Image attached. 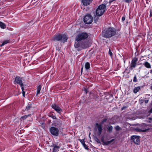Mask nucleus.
Instances as JSON below:
<instances>
[{
  "mask_svg": "<svg viewBox=\"0 0 152 152\" xmlns=\"http://www.w3.org/2000/svg\"><path fill=\"white\" fill-rule=\"evenodd\" d=\"M89 35L86 32L79 33L76 36L74 45L75 48L78 51L85 49L88 47L87 42L84 40L87 39Z\"/></svg>",
  "mask_w": 152,
  "mask_h": 152,
  "instance_id": "obj_1",
  "label": "nucleus"
},
{
  "mask_svg": "<svg viewBox=\"0 0 152 152\" xmlns=\"http://www.w3.org/2000/svg\"><path fill=\"white\" fill-rule=\"evenodd\" d=\"M116 34V29L113 27L106 28L102 32L103 36L106 38L111 37L115 36Z\"/></svg>",
  "mask_w": 152,
  "mask_h": 152,
  "instance_id": "obj_2",
  "label": "nucleus"
},
{
  "mask_svg": "<svg viewBox=\"0 0 152 152\" xmlns=\"http://www.w3.org/2000/svg\"><path fill=\"white\" fill-rule=\"evenodd\" d=\"M67 39V37L66 35L59 34L55 35L53 38V40L54 41H60L63 42H66Z\"/></svg>",
  "mask_w": 152,
  "mask_h": 152,
  "instance_id": "obj_3",
  "label": "nucleus"
},
{
  "mask_svg": "<svg viewBox=\"0 0 152 152\" xmlns=\"http://www.w3.org/2000/svg\"><path fill=\"white\" fill-rule=\"evenodd\" d=\"M106 7L104 4H102L98 6L96 11V15L100 16L103 15L106 10Z\"/></svg>",
  "mask_w": 152,
  "mask_h": 152,
  "instance_id": "obj_4",
  "label": "nucleus"
},
{
  "mask_svg": "<svg viewBox=\"0 0 152 152\" xmlns=\"http://www.w3.org/2000/svg\"><path fill=\"white\" fill-rule=\"evenodd\" d=\"M50 131L51 134L54 136H57L59 135V130L56 127H51L50 128Z\"/></svg>",
  "mask_w": 152,
  "mask_h": 152,
  "instance_id": "obj_5",
  "label": "nucleus"
},
{
  "mask_svg": "<svg viewBox=\"0 0 152 152\" xmlns=\"http://www.w3.org/2000/svg\"><path fill=\"white\" fill-rule=\"evenodd\" d=\"M93 18L90 15H85L83 18L84 23L87 24L91 23L92 22Z\"/></svg>",
  "mask_w": 152,
  "mask_h": 152,
  "instance_id": "obj_6",
  "label": "nucleus"
},
{
  "mask_svg": "<svg viewBox=\"0 0 152 152\" xmlns=\"http://www.w3.org/2000/svg\"><path fill=\"white\" fill-rule=\"evenodd\" d=\"M51 107L55 110L57 113L60 114L62 112V110L58 105L56 104H53L51 105Z\"/></svg>",
  "mask_w": 152,
  "mask_h": 152,
  "instance_id": "obj_7",
  "label": "nucleus"
},
{
  "mask_svg": "<svg viewBox=\"0 0 152 152\" xmlns=\"http://www.w3.org/2000/svg\"><path fill=\"white\" fill-rule=\"evenodd\" d=\"M137 61V59L136 58H134L132 59L131 63L129 65V69L130 70H132L136 67Z\"/></svg>",
  "mask_w": 152,
  "mask_h": 152,
  "instance_id": "obj_8",
  "label": "nucleus"
},
{
  "mask_svg": "<svg viewBox=\"0 0 152 152\" xmlns=\"http://www.w3.org/2000/svg\"><path fill=\"white\" fill-rule=\"evenodd\" d=\"M15 84H18L20 85L21 89H23V85L21 79L19 77H16L15 80Z\"/></svg>",
  "mask_w": 152,
  "mask_h": 152,
  "instance_id": "obj_9",
  "label": "nucleus"
},
{
  "mask_svg": "<svg viewBox=\"0 0 152 152\" xmlns=\"http://www.w3.org/2000/svg\"><path fill=\"white\" fill-rule=\"evenodd\" d=\"M131 140H132L137 145L140 144V137L136 135H133L131 137Z\"/></svg>",
  "mask_w": 152,
  "mask_h": 152,
  "instance_id": "obj_10",
  "label": "nucleus"
},
{
  "mask_svg": "<svg viewBox=\"0 0 152 152\" xmlns=\"http://www.w3.org/2000/svg\"><path fill=\"white\" fill-rule=\"evenodd\" d=\"M95 125L97 127L98 131V135H101L102 130V124H99L98 123H96Z\"/></svg>",
  "mask_w": 152,
  "mask_h": 152,
  "instance_id": "obj_11",
  "label": "nucleus"
},
{
  "mask_svg": "<svg viewBox=\"0 0 152 152\" xmlns=\"http://www.w3.org/2000/svg\"><path fill=\"white\" fill-rule=\"evenodd\" d=\"M142 126L144 128L143 129H139V131L142 132H145L149 129V126L145 124H142Z\"/></svg>",
  "mask_w": 152,
  "mask_h": 152,
  "instance_id": "obj_12",
  "label": "nucleus"
},
{
  "mask_svg": "<svg viewBox=\"0 0 152 152\" xmlns=\"http://www.w3.org/2000/svg\"><path fill=\"white\" fill-rule=\"evenodd\" d=\"M114 140L115 139H113L110 141H104L103 139H102L101 140L102 142L103 143L104 145H107L110 144L112 142H113Z\"/></svg>",
  "mask_w": 152,
  "mask_h": 152,
  "instance_id": "obj_13",
  "label": "nucleus"
},
{
  "mask_svg": "<svg viewBox=\"0 0 152 152\" xmlns=\"http://www.w3.org/2000/svg\"><path fill=\"white\" fill-rule=\"evenodd\" d=\"M92 0H81V2L84 5H89L91 2Z\"/></svg>",
  "mask_w": 152,
  "mask_h": 152,
  "instance_id": "obj_14",
  "label": "nucleus"
},
{
  "mask_svg": "<svg viewBox=\"0 0 152 152\" xmlns=\"http://www.w3.org/2000/svg\"><path fill=\"white\" fill-rule=\"evenodd\" d=\"M143 65L147 68L151 69V64L148 61H145L144 63H143Z\"/></svg>",
  "mask_w": 152,
  "mask_h": 152,
  "instance_id": "obj_15",
  "label": "nucleus"
},
{
  "mask_svg": "<svg viewBox=\"0 0 152 152\" xmlns=\"http://www.w3.org/2000/svg\"><path fill=\"white\" fill-rule=\"evenodd\" d=\"M41 88L42 86L41 85H39L37 86L36 96H37L39 94Z\"/></svg>",
  "mask_w": 152,
  "mask_h": 152,
  "instance_id": "obj_16",
  "label": "nucleus"
},
{
  "mask_svg": "<svg viewBox=\"0 0 152 152\" xmlns=\"http://www.w3.org/2000/svg\"><path fill=\"white\" fill-rule=\"evenodd\" d=\"M32 103L28 104L26 107V110L28 111L29 110H31L33 108Z\"/></svg>",
  "mask_w": 152,
  "mask_h": 152,
  "instance_id": "obj_17",
  "label": "nucleus"
},
{
  "mask_svg": "<svg viewBox=\"0 0 152 152\" xmlns=\"http://www.w3.org/2000/svg\"><path fill=\"white\" fill-rule=\"evenodd\" d=\"M90 65L89 63L87 62L86 63L85 65V68L86 70L88 71L90 68Z\"/></svg>",
  "mask_w": 152,
  "mask_h": 152,
  "instance_id": "obj_18",
  "label": "nucleus"
},
{
  "mask_svg": "<svg viewBox=\"0 0 152 152\" xmlns=\"http://www.w3.org/2000/svg\"><path fill=\"white\" fill-rule=\"evenodd\" d=\"M60 147L58 146V145H55L54 146L53 148V152H56L58 151V149Z\"/></svg>",
  "mask_w": 152,
  "mask_h": 152,
  "instance_id": "obj_19",
  "label": "nucleus"
},
{
  "mask_svg": "<svg viewBox=\"0 0 152 152\" xmlns=\"http://www.w3.org/2000/svg\"><path fill=\"white\" fill-rule=\"evenodd\" d=\"M140 89V88L139 86L135 87L134 89V92L135 94L137 93L139 91Z\"/></svg>",
  "mask_w": 152,
  "mask_h": 152,
  "instance_id": "obj_20",
  "label": "nucleus"
},
{
  "mask_svg": "<svg viewBox=\"0 0 152 152\" xmlns=\"http://www.w3.org/2000/svg\"><path fill=\"white\" fill-rule=\"evenodd\" d=\"M9 42V40L8 39H7L4 41H3L2 44L0 45V47H2L4 46V45L8 43Z\"/></svg>",
  "mask_w": 152,
  "mask_h": 152,
  "instance_id": "obj_21",
  "label": "nucleus"
},
{
  "mask_svg": "<svg viewBox=\"0 0 152 152\" xmlns=\"http://www.w3.org/2000/svg\"><path fill=\"white\" fill-rule=\"evenodd\" d=\"M6 25L3 23L0 22V27L3 29H4L6 28Z\"/></svg>",
  "mask_w": 152,
  "mask_h": 152,
  "instance_id": "obj_22",
  "label": "nucleus"
},
{
  "mask_svg": "<svg viewBox=\"0 0 152 152\" xmlns=\"http://www.w3.org/2000/svg\"><path fill=\"white\" fill-rule=\"evenodd\" d=\"M107 129H108V132L110 133H111L113 129V126H109L107 128Z\"/></svg>",
  "mask_w": 152,
  "mask_h": 152,
  "instance_id": "obj_23",
  "label": "nucleus"
},
{
  "mask_svg": "<svg viewBox=\"0 0 152 152\" xmlns=\"http://www.w3.org/2000/svg\"><path fill=\"white\" fill-rule=\"evenodd\" d=\"M30 114L25 115H24L21 117V118L23 120H24L26 119V118H27L28 116H29Z\"/></svg>",
  "mask_w": 152,
  "mask_h": 152,
  "instance_id": "obj_24",
  "label": "nucleus"
},
{
  "mask_svg": "<svg viewBox=\"0 0 152 152\" xmlns=\"http://www.w3.org/2000/svg\"><path fill=\"white\" fill-rule=\"evenodd\" d=\"M79 140L83 145L85 144V141L84 139L81 140L80 139Z\"/></svg>",
  "mask_w": 152,
  "mask_h": 152,
  "instance_id": "obj_25",
  "label": "nucleus"
},
{
  "mask_svg": "<svg viewBox=\"0 0 152 152\" xmlns=\"http://www.w3.org/2000/svg\"><path fill=\"white\" fill-rule=\"evenodd\" d=\"M49 116L50 117L52 118L53 119H56V118L55 115L52 114V115H50Z\"/></svg>",
  "mask_w": 152,
  "mask_h": 152,
  "instance_id": "obj_26",
  "label": "nucleus"
},
{
  "mask_svg": "<svg viewBox=\"0 0 152 152\" xmlns=\"http://www.w3.org/2000/svg\"><path fill=\"white\" fill-rule=\"evenodd\" d=\"M137 81L136 76V75L134 76V77L133 79V81L134 82H136Z\"/></svg>",
  "mask_w": 152,
  "mask_h": 152,
  "instance_id": "obj_27",
  "label": "nucleus"
},
{
  "mask_svg": "<svg viewBox=\"0 0 152 152\" xmlns=\"http://www.w3.org/2000/svg\"><path fill=\"white\" fill-rule=\"evenodd\" d=\"M57 122H58V123H57V124L58 125H61L62 124V121L60 119L58 120L57 121Z\"/></svg>",
  "mask_w": 152,
  "mask_h": 152,
  "instance_id": "obj_28",
  "label": "nucleus"
},
{
  "mask_svg": "<svg viewBox=\"0 0 152 152\" xmlns=\"http://www.w3.org/2000/svg\"><path fill=\"white\" fill-rule=\"evenodd\" d=\"M107 121V119L106 118H105L101 122V124H102H102L104 122H106Z\"/></svg>",
  "mask_w": 152,
  "mask_h": 152,
  "instance_id": "obj_29",
  "label": "nucleus"
},
{
  "mask_svg": "<svg viewBox=\"0 0 152 152\" xmlns=\"http://www.w3.org/2000/svg\"><path fill=\"white\" fill-rule=\"evenodd\" d=\"M84 148L86 150H88V148L87 146L85 144V143L83 145Z\"/></svg>",
  "mask_w": 152,
  "mask_h": 152,
  "instance_id": "obj_30",
  "label": "nucleus"
},
{
  "mask_svg": "<svg viewBox=\"0 0 152 152\" xmlns=\"http://www.w3.org/2000/svg\"><path fill=\"white\" fill-rule=\"evenodd\" d=\"M24 88L23 87V89H22V91L23 96V97H25V91H24Z\"/></svg>",
  "mask_w": 152,
  "mask_h": 152,
  "instance_id": "obj_31",
  "label": "nucleus"
},
{
  "mask_svg": "<svg viewBox=\"0 0 152 152\" xmlns=\"http://www.w3.org/2000/svg\"><path fill=\"white\" fill-rule=\"evenodd\" d=\"M115 128L117 131L119 130H120V128L118 126H116L115 127Z\"/></svg>",
  "mask_w": 152,
  "mask_h": 152,
  "instance_id": "obj_32",
  "label": "nucleus"
},
{
  "mask_svg": "<svg viewBox=\"0 0 152 152\" xmlns=\"http://www.w3.org/2000/svg\"><path fill=\"white\" fill-rule=\"evenodd\" d=\"M133 0H124V1L126 3H129L131 2Z\"/></svg>",
  "mask_w": 152,
  "mask_h": 152,
  "instance_id": "obj_33",
  "label": "nucleus"
},
{
  "mask_svg": "<svg viewBox=\"0 0 152 152\" xmlns=\"http://www.w3.org/2000/svg\"><path fill=\"white\" fill-rule=\"evenodd\" d=\"M108 53L110 56H112V53L110 49H109V50Z\"/></svg>",
  "mask_w": 152,
  "mask_h": 152,
  "instance_id": "obj_34",
  "label": "nucleus"
},
{
  "mask_svg": "<svg viewBox=\"0 0 152 152\" xmlns=\"http://www.w3.org/2000/svg\"><path fill=\"white\" fill-rule=\"evenodd\" d=\"M127 107L126 106L123 107L121 109V110H123L127 108Z\"/></svg>",
  "mask_w": 152,
  "mask_h": 152,
  "instance_id": "obj_35",
  "label": "nucleus"
},
{
  "mask_svg": "<svg viewBox=\"0 0 152 152\" xmlns=\"http://www.w3.org/2000/svg\"><path fill=\"white\" fill-rule=\"evenodd\" d=\"M125 19V17H123L122 18V21L124 22Z\"/></svg>",
  "mask_w": 152,
  "mask_h": 152,
  "instance_id": "obj_36",
  "label": "nucleus"
},
{
  "mask_svg": "<svg viewBox=\"0 0 152 152\" xmlns=\"http://www.w3.org/2000/svg\"><path fill=\"white\" fill-rule=\"evenodd\" d=\"M84 91H85L86 94H87L88 92V90L87 89L85 88Z\"/></svg>",
  "mask_w": 152,
  "mask_h": 152,
  "instance_id": "obj_37",
  "label": "nucleus"
},
{
  "mask_svg": "<svg viewBox=\"0 0 152 152\" xmlns=\"http://www.w3.org/2000/svg\"><path fill=\"white\" fill-rule=\"evenodd\" d=\"M149 112L150 113H152V108H151V109L149 110Z\"/></svg>",
  "mask_w": 152,
  "mask_h": 152,
  "instance_id": "obj_38",
  "label": "nucleus"
},
{
  "mask_svg": "<svg viewBox=\"0 0 152 152\" xmlns=\"http://www.w3.org/2000/svg\"><path fill=\"white\" fill-rule=\"evenodd\" d=\"M145 103H148V100H146L145 101Z\"/></svg>",
  "mask_w": 152,
  "mask_h": 152,
  "instance_id": "obj_39",
  "label": "nucleus"
},
{
  "mask_svg": "<svg viewBox=\"0 0 152 152\" xmlns=\"http://www.w3.org/2000/svg\"><path fill=\"white\" fill-rule=\"evenodd\" d=\"M130 119L132 120H134L135 119V118H130Z\"/></svg>",
  "mask_w": 152,
  "mask_h": 152,
  "instance_id": "obj_40",
  "label": "nucleus"
},
{
  "mask_svg": "<svg viewBox=\"0 0 152 152\" xmlns=\"http://www.w3.org/2000/svg\"><path fill=\"white\" fill-rule=\"evenodd\" d=\"M150 72L151 73V74H152V69H151L150 70Z\"/></svg>",
  "mask_w": 152,
  "mask_h": 152,
  "instance_id": "obj_41",
  "label": "nucleus"
},
{
  "mask_svg": "<svg viewBox=\"0 0 152 152\" xmlns=\"http://www.w3.org/2000/svg\"><path fill=\"white\" fill-rule=\"evenodd\" d=\"M83 69V68H82V69H81V70H82V69Z\"/></svg>",
  "mask_w": 152,
  "mask_h": 152,
  "instance_id": "obj_42",
  "label": "nucleus"
}]
</instances>
